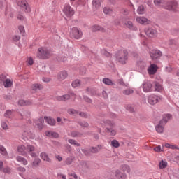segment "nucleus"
<instances>
[{"label": "nucleus", "mask_w": 179, "mask_h": 179, "mask_svg": "<svg viewBox=\"0 0 179 179\" xmlns=\"http://www.w3.org/2000/svg\"><path fill=\"white\" fill-rule=\"evenodd\" d=\"M154 4L158 8H163L166 10L176 12L178 8V3L176 0L167 1L166 0H154Z\"/></svg>", "instance_id": "obj_1"}, {"label": "nucleus", "mask_w": 179, "mask_h": 179, "mask_svg": "<svg viewBox=\"0 0 179 179\" xmlns=\"http://www.w3.org/2000/svg\"><path fill=\"white\" fill-rule=\"evenodd\" d=\"M115 58L120 64L124 65L128 61V51L127 50H120L115 54Z\"/></svg>", "instance_id": "obj_2"}, {"label": "nucleus", "mask_w": 179, "mask_h": 179, "mask_svg": "<svg viewBox=\"0 0 179 179\" xmlns=\"http://www.w3.org/2000/svg\"><path fill=\"white\" fill-rule=\"evenodd\" d=\"M37 57L41 59H47V58H50V50L45 48H39L37 52Z\"/></svg>", "instance_id": "obj_3"}, {"label": "nucleus", "mask_w": 179, "mask_h": 179, "mask_svg": "<svg viewBox=\"0 0 179 179\" xmlns=\"http://www.w3.org/2000/svg\"><path fill=\"white\" fill-rule=\"evenodd\" d=\"M159 101H162V96L151 94L148 97V103H149L150 106H155V104H157Z\"/></svg>", "instance_id": "obj_4"}, {"label": "nucleus", "mask_w": 179, "mask_h": 179, "mask_svg": "<svg viewBox=\"0 0 179 179\" xmlns=\"http://www.w3.org/2000/svg\"><path fill=\"white\" fill-rule=\"evenodd\" d=\"M16 2L17 6H20V8H21L22 10H24V12H27V13L30 12V6H29V3H27V1L17 0Z\"/></svg>", "instance_id": "obj_5"}, {"label": "nucleus", "mask_w": 179, "mask_h": 179, "mask_svg": "<svg viewBox=\"0 0 179 179\" xmlns=\"http://www.w3.org/2000/svg\"><path fill=\"white\" fill-rule=\"evenodd\" d=\"M150 57L152 61H155V59H159L162 55H163V53L162 51L157 49H152L150 50L149 52Z\"/></svg>", "instance_id": "obj_6"}, {"label": "nucleus", "mask_w": 179, "mask_h": 179, "mask_svg": "<svg viewBox=\"0 0 179 179\" xmlns=\"http://www.w3.org/2000/svg\"><path fill=\"white\" fill-rule=\"evenodd\" d=\"M71 37L76 38V40H79V38H82L83 34L82 33V31L79 30L77 27H73L71 29Z\"/></svg>", "instance_id": "obj_7"}, {"label": "nucleus", "mask_w": 179, "mask_h": 179, "mask_svg": "<svg viewBox=\"0 0 179 179\" xmlns=\"http://www.w3.org/2000/svg\"><path fill=\"white\" fill-rule=\"evenodd\" d=\"M75 93L71 92L70 94L57 96V100H58L59 101H66V100H69L71 98L75 99Z\"/></svg>", "instance_id": "obj_8"}, {"label": "nucleus", "mask_w": 179, "mask_h": 179, "mask_svg": "<svg viewBox=\"0 0 179 179\" xmlns=\"http://www.w3.org/2000/svg\"><path fill=\"white\" fill-rule=\"evenodd\" d=\"M64 13L67 16V17H71V16H73L75 15V11H73V8L71 7V6L67 5L64 6L63 9Z\"/></svg>", "instance_id": "obj_9"}, {"label": "nucleus", "mask_w": 179, "mask_h": 179, "mask_svg": "<svg viewBox=\"0 0 179 179\" xmlns=\"http://www.w3.org/2000/svg\"><path fill=\"white\" fill-rule=\"evenodd\" d=\"M143 90L145 93H149V92H152V83L150 81L145 80L142 84Z\"/></svg>", "instance_id": "obj_10"}, {"label": "nucleus", "mask_w": 179, "mask_h": 179, "mask_svg": "<svg viewBox=\"0 0 179 179\" xmlns=\"http://www.w3.org/2000/svg\"><path fill=\"white\" fill-rule=\"evenodd\" d=\"M144 31L146 36L148 37L153 38L157 36V31L153 29L152 28H146Z\"/></svg>", "instance_id": "obj_11"}, {"label": "nucleus", "mask_w": 179, "mask_h": 179, "mask_svg": "<svg viewBox=\"0 0 179 179\" xmlns=\"http://www.w3.org/2000/svg\"><path fill=\"white\" fill-rule=\"evenodd\" d=\"M157 69L159 67L155 64H150V66L148 68L147 71L149 75H155L156 72H157Z\"/></svg>", "instance_id": "obj_12"}, {"label": "nucleus", "mask_w": 179, "mask_h": 179, "mask_svg": "<svg viewBox=\"0 0 179 179\" xmlns=\"http://www.w3.org/2000/svg\"><path fill=\"white\" fill-rule=\"evenodd\" d=\"M34 123L38 127L39 129L44 128V118L40 117L38 120H34Z\"/></svg>", "instance_id": "obj_13"}, {"label": "nucleus", "mask_w": 179, "mask_h": 179, "mask_svg": "<svg viewBox=\"0 0 179 179\" xmlns=\"http://www.w3.org/2000/svg\"><path fill=\"white\" fill-rule=\"evenodd\" d=\"M57 78L59 80H65L68 78V72L66 71H62L57 74Z\"/></svg>", "instance_id": "obj_14"}, {"label": "nucleus", "mask_w": 179, "mask_h": 179, "mask_svg": "<svg viewBox=\"0 0 179 179\" xmlns=\"http://www.w3.org/2000/svg\"><path fill=\"white\" fill-rule=\"evenodd\" d=\"M40 157L43 160V162H47L48 163H52V160L50 157L48 156V154H47L45 152H42L40 154Z\"/></svg>", "instance_id": "obj_15"}, {"label": "nucleus", "mask_w": 179, "mask_h": 179, "mask_svg": "<svg viewBox=\"0 0 179 179\" xmlns=\"http://www.w3.org/2000/svg\"><path fill=\"white\" fill-rule=\"evenodd\" d=\"M164 125L166 124L163 123V121H159V124L155 127V129L158 134H163Z\"/></svg>", "instance_id": "obj_16"}, {"label": "nucleus", "mask_w": 179, "mask_h": 179, "mask_svg": "<svg viewBox=\"0 0 179 179\" xmlns=\"http://www.w3.org/2000/svg\"><path fill=\"white\" fill-rule=\"evenodd\" d=\"M22 138L24 141H26V139H34V135L31 131H24Z\"/></svg>", "instance_id": "obj_17"}, {"label": "nucleus", "mask_w": 179, "mask_h": 179, "mask_svg": "<svg viewBox=\"0 0 179 179\" xmlns=\"http://www.w3.org/2000/svg\"><path fill=\"white\" fill-rule=\"evenodd\" d=\"M17 149V152H19V153H20L22 156H26L27 155L26 146L23 145H18Z\"/></svg>", "instance_id": "obj_18"}, {"label": "nucleus", "mask_w": 179, "mask_h": 179, "mask_svg": "<svg viewBox=\"0 0 179 179\" xmlns=\"http://www.w3.org/2000/svg\"><path fill=\"white\" fill-rule=\"evenodd\" d=\"M136 22H138L140 24H149L150 21H149V20L145 17H138L136 18Z\"/></svg>", "instance_id": "obj_19"}, {"label": "nucleus", "mask_w": 179, "mask_h": 179, "mask_svg": "<svg viewBox=\"0 0 179 179\" xmlns=\"http://www.w3.org/2000/svg\"><path fill=\"white\" fill-rule=\"evenodd\" d=\"M0 154L3 156V159H9L8 151L2 145H0Z\"/></svg>", "instance_id": "obj_20"}, {"label": "nucleus", "mask_w": 179, "mask_h": 179, "mask_svg": "<svg viewBox=\"0 0 179 179\" xmlns=\"http://www.w3.org/2000/svg\"><path fill=\"white\" fill-rule=\"evenodd\" d=\"M44 120L48 125H51L52 127H54L55 125V120L51 117L48 116H45Z\"/></svg>", "instance_id": "obj_21"}, {"label": "nucleus", "mask_w": 179, "mask_h": 179, "mask_svg": "<svg viewBox=\"0 0 179 179\" xmlns=\"http://www.w3.org/2000/svg\"><path fill=\"white\" fill-rule=\"evenodd\" d=\"M13 85V80H12L10 78H6V80L3 83V86H4L6 88L12 87Z\"/></svg>", "instance_id": "obj_22"}, {"label": "nucleus", "mask_w": 179, "mask_h": 179, "mask_svg": "<svg viewBox=\"0 0 179 179\" xmlns=\"http://www.w3.org/2000/svg\"><path fill=\"white\" fill-rule=\"evenodd\" d=\"M173 116L170 113L164 114L162 117V120L160 121H162V123L166 124L167 122H169V120L171 119Z\"/></svg>", "instance_id": "obj_23"}, {"label": "nucleus", "mask_w": 179, "mask_h": 179, "mask_svg": "<svg viewBox=\"0 0 179 179\" xmlns=\"http://www.w3.org/2000/svg\"><path fill=\"white\" fill-rule=\"evenodd\" d=\"M115 177H117L118 179H125L127 178V175L125 173H122L121 171L117 169L115 172Z\"/></svg>", "instance_id": "obj_24"}, {"label": "nucleus", "mask_w": 179, "mask_h": 179, "mask_svg": "<svg viewBox=\"0 0 179 179\" xmlns=\"http://www.w3.org/2000/svg\"><path fill=\"white\" fill-rule=\"evenodd\" d=\"M16 160L19 163H21V164H24V166H27L28 162H27V159H26V158L22 156H17L16 157Z\"/></svg>", "instance_id": "obj_25"}, {"label": "nucleus", "mask_w": 179, "mask_h": 179, "mask_svg": "<svg viewBox=\"0 0 179 179\" xmlns=\"http://www.w3.org/2000/svg\"><path fill=\"white\" fill-rule=\"evenodd\" d=\"M126 27H127V29H129V30H138V28H136V27L134 26V23H132V22L131 21H127L124 23Z\"/></svg>", "instance_id": "obj_26"}, {"label": "nucleus", "mask_w": 179, "mask_h": 179, "mask_svg": "<svg viewBox=\"0 0 179 179\" xmlns=\"http://www.w3.org/2000/svg\"><path fill=\"white\" fill-rule=\"evenodd\" d=\"M106 131L107 132V134H110L111 136H115V135H117V131L113 127H110V128L107 127L106 129Z\"/></svg>", "instance_id": "obj_27"}, {"label": "nucleus", "mask_w": 179, "mask_h": 179, "mask_svg": "<svg viewBox=\"0 0 179 179\" xmlns=\"http://www.w3.org/2000/svg\"><path fill=\"white\" fill-rule=\"evenodd\" d=\"M13 110H7L4 113V117L6 118H13Z\"/></svg>", "instance_id": "obj_28"}, {"label": "nucleus", "mask_w": 179, "mask_h": 179, "mask_svg": "<svg viewBox=\"0 0 179 179\" xmlns=\"http://www.w3.org/2000/svg\"><path fill=\"white\" fill-rule=\"evenodd\" d=\"M18 104L19 106H31L32 103L30 101H24L23 99H20V101H18Z\"/></svg>", "instance_id": "obj_29"}, {"label": "nucleus", "mask_w": 179, "mask_h": 179, "mask_svg": "<svg viewBox=\"0 0 179 179\" xmlns=\"http://www.w3.org/2000/svg\"><path fill=\"white\" fill-rule=\"evenodd\" d=\"M155 92H163V86L162 84L155 82Z\"/></svg>", "instance_id": "obj_30"}, {"label": "nucleus", "mask_w": 179, "mask_h": 179, "mask_svg": "<svg viewBox=\"0 0 179 179\" xmlns=\"http://www.w3.org/2000/svg\"><path fill=\"white\" fill-rule=\"evenodd\" d=\"M41 163V159L40 158H35L31 162L33 167H38Z\"/></svg>", "instance_id": "obj_31"}, {"label": "nucleus", "mask_w": 179, "mask_h": 179, "mask_svg": "<svg viewBox=\"0 0 179 179\" xmlns=\"http://www.w3.org/2000/svg\"><path fill=\"white\" fill-rule=\"evenodd\" d=\"M137 66H138L140 69H145V68H146V62L143 60H138L137 62Z\"/></svg>", "instance_id": "obj_32"}, {"label": "nucleus", "mask_w": 179, "mask_h": 179, "mask_svg": "<svg viewBox=\"0 0 179 179\" xmlns=\"http://www.w3.org/2000/svg\"><path fill=\"white\" fill-rule=\"evenodd\" d=\"M103 83H104V85H108V86H113V85H115L113 80H111L108 78H103Z\"/></svg>", "instance_id": "obj_33"}, {"label": "nucleus", "mask_w": 179, "mask_h": 179, "mask_svg": "<svg viewBox=\"0 0 179 179\" xmlns=\"http://www.w3.org/2000/svg\"><path fill=\"white\" fill-rule=\"evenodd\" d=\"M45 134L46 136H52V138H58V133L54 131H45Z\"/></svg>", "instance_id": "obj_34"}, {"label": "nucleus", "mask_w": 179, "mask_h": 179, "mask_svg": "<svg viewBox=\"0 0 179 179\" xmlns=\"http://www.w3.org/2000/svg\"><path fill=\"white\" fill-rule=\"evenodd\" d=\"M120 169L123 171L124 173H130L131 172V168H129V166L128 165H122L120 166Z\"/></svg>", "instance_id": "obj_35"}, {"label": "nucleus", "mask_w": 179, "mask_h": 179, "mask_svg": "<svg viewBox=\"0 0 179 179\" xmlns=\"http://www.w3.org/2000/svg\"><path fill=\"white\" fill-rule=\"evenodd\" d=\"M92 5L94 8H96V9H99V8L101 6V2H100V0H93Z\"/></svg>", "instance_id": "obj_36"}, {"label": "nucleus", "mask_w": 179, "mask_h": 179, "mask_svg": "<svg viewBox=\"0 0 179 179\" xmlns=\"http://www.w3.org/2000/svg\"><path fill=\"white\" fill-rule=\"evenodd\" d=\"M1 127L4 131H8V129H9V126H8V123L4 120L1 121Z\"/></svg>", "instance_id": "obj_37"}, {"label": "nucleus", "mask_w": 179, "mask_h": 179, "mask_svg": "<svg viewBox=\"0 0 179 179\" xmlns=\"http://www.w3.org/2000/svg\"><path fill=\"white\" fill-rule=\"evenodd\" d=\"M33 90H41L43 89V85L41 84H33L31 86Z\"/></svg>", "instance_id": "obj_38"}, {"label": "nucleus", "mask_w": 179, "mask_h": 179, "mask_svg": "<svg viewBox=\"0 0 179 179\" xmlns=\"http://www.w3.org/2000/svg\"><path fill=\"white\" fill-rule=\"evenodd\" d=\"M36 150V148L34 145H27V152L28 153H31V152H34Z\"/></svg>", "instance_id": "obj_39"}, {"label": "nucleus", "mask_w": 179, "mask_h": 179, "mask_svg": "<svg viewBox=\"0 0 179 179\" xmlns=\"http://www.w3.org/2000/svg\"><path fill=\"white\" fill-rule=\"evenodd\" d=\"M159 169H166L167 167V162L162 160L159 164Z\"/></svg>", "instance_id": "obj_40"}, {"label": "nucleus", "mask_w": 179, "mask_h": 179, "mask_svg": "<svg viewBox=\"0 0 179 179\" xmlns=\"http://www.w3.org/2000/svg\"><path fill=\"white\" fill-rule=\"evenodd\" d=\"M68 142L70 143V145H74V146H80V143H78L76 140L69 139Z\"/></svg>", "instance_id": "obj_41"}, {"label": "nucleus", "mask_w": 179, "mask_h": 179, "mask_svg": "<svg viewBox=\"0 0 179 179\" xmlns=\"http://www.w3.org/2000/svg\"><path fill=\"white\" fill-rule=\"evenodd\" d=\"M103 13H105V15H111L113 10L108 7H105L103 8Z\"/></svg>", "instance_id": "obj_42"}, {"label": "nucleus", "mask_w": 179, "mask_h": 179, "mask_svg": "<svg viewBox=\"0 0 179 179\" xmlns=\"http://www.w3.org/2000/svg\"><path fill=\"white\" fill-rule=\"evenodd\" d=\"M137 13L138 15H143V13H145V7L140 6L137 9Z\"/></svg>", "instance_id": "obj_43"}, {"label": "nucleus", "mask_w": 179, "mask_h": 179, "mask_svg": "<svg viewBox=\"0 0 179 179\" xmlns=\"http://www.w3.org/2000/svg\"><path fill=\"white\" fill-rule=\"evenodd\" d=\"M2 170L3 173H4L5 174H10V173H12V169H10V167L9 166H6L3 168Z\"/></svg>", "instance_id": "obj_44"}, {"label": "nucleus", "mask_w": 179, "mask_h": 179, "mask_svg": "<svg viewBox=\"0 0 179 179\" xmlns=\"http://www.w3.org/2000/svg\"><path fill=\"white\" fill-rule=\"evenodd\" d=\"M111 146L116 148H120V143L117 140H113L111 141Z\"/></svg>", "instance_id": "obj_45"}, {"label": "nucleus", "mask_w": 179, "mask_h": 179, "mask_svg": "<svg viewBox=\"0 0 179 179\" xmlns=\"http://www.w3.org/2000/svg\"><path fill=\"white\" fill-rule=\"evenodd\" d=\"M27 63L29 66H31L34 64V60H33V57H27Z\"/></svg>", "instance_id": "obj_46"}, {"label": "nucleus", "mask_w": 179, "mask_h": 179, "mask_svg": "<svg viewBox=\"0 0 179 179\" xmlns=\"http://www.w3.org/2000/svg\"><path fill=\"white\" fill-rule=\"evenodd\" d=\"M99 30H101V31H103L104 29H103L99 25H94L92 27V31H97Z\"/></svg>", "instance_id": "obj_47"}, {"label": "nucleus", "mask_w": 179, "mask_h": 179, "mask_svg": "<svg viewBox=\"0 0 179 179\" xmlns=\"http://www.w3.org/2000/svg\"><path fill=\"white\" fill-rule=\"evenodd\" d=\"M73 159H74L73 157H67L66 159V164L68 166L71 165V163H73Z\"/></svg>", "instance_id": "obj_48"}, {"label": "nucleus", "mask_w": 179, "mask_h": 179, "mask_svg": "<svg viewBox=\"0 0 179 179\" xmlns=\"http://www.w3.org/2000/svg\"><path fill=\"white\" fill-rule=\"evenodd\" d=\"M100 148H101V145H98L97 147H92L91 149H90V152L92 153H97V152H99V150L100 149Z\"/></svg>", "instance_id": "obj_49"}, {"label": "nucleus", "mask_w": 179, "mask_h": 179, "mask_svg": "<svg viewBox=\"0 0 179 179\" xmlns=\"http://www.w3.org/2000/svg\"><path fill=\"white\" fill-rule=\"evenodd\" d=\"M132 93H134V90L132 89H127L123 91V94L126 96H129V94H132Z\"/></svg>", "instance_id": "obj_50"}, {"label": "nucleus", "mask_w": 179, "mask_h": 179, "mask_svg": "<svg viewBox=\"0 0 179 179\" xmlns=\"http://www.w3.org/2000/svg\"><path fill=\"white\" fill-rule=\"evenodd\" d=\"M71 85H72L73 87H78L80 86V80H76L73 81Z\"/></svg>", "instance_id": "obj_51"}, {"label": "nucleus", "mask_w": 179, "mask_h": 179, "mask_svg": "<svg viewBox=\"0 0 179 179\" xmlns=\"http://www.w3.org/2000/svg\"><path fill=\"white\" fill-rule=\"evenodd\" d=\"M7 79L6 76L4 74H0V85L5 83V80Z\"/></svg>", "instance_id": "obj_52"}, {"label": "nucleus", "mask_w": 179, "mask_h": 179, "mask_svg": "<svg viewBox=\"0 0 179 179\" xmlns=\"http://www.w3.org/2000/svg\"><path fill=\"white\" fill-rule=\"evenodd\" d=\"M78 124L83 128H88L89 127V123H87L86 122H79Z\"/></svg>", "instance_id": "obj_53"}, {"label": "nucleus", "mask_w": 179, "mask_h": 179, "mask_svg": "<svg viewBox=\"0 0 179 179\" xmlns=\"http://www.w3.org/2000/svg\"><path fill=\"white\" fill-rule=\"evenodd\" d=\"M101 52L102 55H105V57H111V54H110V52H108L106 50H101Z\"/></svg>", "instance_id": "obj_54"}, {"label": "nucleus", "mask_w": 179, "mask_h": 179, "mask_svg": "<svg viewBox=\"0 0 179 179\" xmlns=\"http://www.w3.org/2000/svg\"><path fill=\"white\" fill-rule=\"evenodd\" d=\"M71 136L76 138V136H80V134L78 131H73L71 132Z\"/></svg>", "instance_id": "obj_55"}, {"label": "nucleus", "mask_w": 179, "mask_h": 179, "mask_svg": "<svg viewBox=\"0 0 179 179\" xmlns=\"http://www.w3.org/2000/svg\"><path fill=\"white\" fill-rule=\"evenodd\" d=\"M21 117H30V112L24 111L23 113H21Z\"/></svg>", "instance_id": "obj_56"}, {"label": "nucleus", "mask_w": 179, "mask_h": 179, "mask_svg": "<svg viewBox=\"0 0 179 179\" xmlns=\"http://www.w3.org/2000/svg\"><path fill=\"white\" fill-rule=\"evenodd\" d=\"M69 114H78V111L74 109H69L68 110Z\"/></svg>", "instance_id": "obj_57"}, {"label": "nucleus", "mask_w": 179, "mask_h": 179, "mask_svg": "<svg viewBox=\"0 0 179 179\" xmlns=\"http://www.w3.org/2000/svg\"><path fill=\"white\" fill-rule=\"evenodd\" d=\"M82 152L84 153V155H85V156H89V155H90V152H89V150L87 149H83Z\"/></svg>", "instance_id": "obj_58"}, {"label": "nucleus", "mask_w": 179, "mask_h": 179, "mask_svg": "<svg viewBox=\"0 0 179 179\" xmlns=\"http://www.w3.org/2000/svg\"><path fill=\"white\" fill-rule=\"evenodd\" d=\"M154 150L155 152H162V146H160V145L157 146L156 148H154Z\"/></svg>", "instance_id": "obj_59"}, {"label": "nucleus", "mask_w": 179, "mask_h": 179, "mask_svg": "<svg viewBox=\"0 0 179 179\" xmlns=\"http://www.w3.org/2000/svg\"><path fill=\"white\" fill-rule=\"evenodd\" d=\"M13 41H19L20 40V36L15 35L13 37Z\"/></svg>", "instance_id": "obj_60"}, {"label": "nucleus", "mask_w": 179, "mask_h": 179, "mask_svg": "<svg viewBox=\"0 0 179 179\" xmlns=\"http://www.w3.org/2000/svg\"><path fill=\"white\" fill-rule=\"evenodd\" d=\"M17 170H18V171H21L22 173H24V171H26V168L20 166L17 169Z\"/></svg>", "instance_id": "obj_61"}, {"label": "nucleus", "mask_w": 179, "mask_h": 179, "mask_svg": "<svg viewBox=\"0 0 179 179\" xmlns=\"http://www.w3.org/2000/svg\"><path fill=\"white\" fill-rule=\"evenodd\" d=\"M126 108L128 111H130V113H134V108H132V106H127Z\"/></svg>", "instance_id": "obj_62"}, {"label": "nucleus", "mask_w": 179, "mask_h": 179, "mask_svg": "<svg viewBox=\"0 0 179 179\" xmlns=\"http://www.w3.org/2000/svg\"><path fill=\"white\" fill-rule=\"evenodd\" d=\"M18 29H19L20 33H24V27H23V26H20V27H18Z\"/></svg>", "instance_id": "obj_63"}, {"label": "nucleus", "mask_w": 179, "mask_h": 179, "mask_svg": "<svg viewBox=\"0 0 179 179\" xmlns=\"http://www.w3.org/2000/svg\"><path fill=\"white\" fill-rule=\"evenodd\" d=\"M84 100L85 101H86L87 103H92V99H90V98L87 97V96H84Z\"/></svg>", "instance_id": "obj_64"}]
</instances>
